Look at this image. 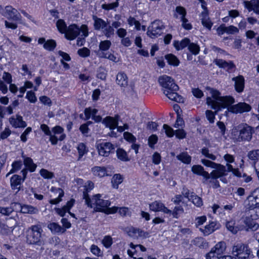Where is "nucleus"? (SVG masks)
<instances>
[{"instance_id":"nucleus-1","label":"nucleus","mask_w":259,"mask_h":259,"mask_svg":"<svg viewBox=\"0 0 259 259\" xmlns=\"http://www.w3.org/2000/svg\"><path fill=\"white\" fill-rule=\"evenodd\" d=\"M206 89L211 95V97H208L206 98V104L211 109L215 110V112L227 108L235 102V99L232 96L222 97L218 90L210 87H207Z\"/></svg>"},{"instance_id":"nucleus-2","label":"nucleus","mask_w":259,"mask_h":259,"mask_svg":"<svg viewBox=\"0 0 259 259\" xmlns=\"http://www.w3.org/2000/svg\"><path fill=\"white\" fill-rule=\"evenodd\" d=\"M158 82L163 88L164 94L169 99L178 103L184 102V98L176 92L179 87L171 77L166 75L160 76L158 78Z\"/></svg>"},{"instance_id":"nucleus-3","label":"nucleus","mask_w":259,"mask_h":259,"mask_svg":"<svg viewBox=\"0 0 259 259\" xmlns=\"http://www.w3.org/2000/svg\"><path fill=\"white\" fill-rule=\"evenodd\" d=\"M26 242L28 245L40 247L42 250L46 244V237L41 225H33L26 231Z\"/></svg>"},{"instance_id":"nucleus-4","label":"nucleus","mask_w":259,"mask_h":259,"mask_svg":"<svg viewBox=\"0 0 259 259\" xmlns=\"http://www.w3.org/2000/svg\"><path fill=\"white\" fill-rule=\"evenodd\" d=\"M254 133L253 127L246 123L240 124L233 130L232 135L234 140L237 142H250Z\"/></svg>"},{"instance_id":"nucleus-5","label":"nucleus","mask_w":259,"mask_h":259,"mask_svg":"<svg viewBox=\"0 0 259 259\" xmlns=\"http://www.w3.org/2000/svg\"><path fill=\"white\" fill-rule=\"evenodd\" d=\"M231 252L235 259H250L253 257L252 251L248 244L241 242L234 243Z\"/></svg>"},{"instance_id":"nucleus-6","label":"nucleus","mask_w":259,"mask_h":259,"mask_svg":"<svg viewBox=\"0 0 259 259\" xmlns=\"http://www.w3.org/2000/svg\"><path fill=\"white\" fill-rule=\"evenodd\" d=\"M101 195L98 194L93 196L92 198V206L95 205L94 208L95 212H102L106 214L114 213L117 212L118 207H108L110 205V202L107 200L101 198Z\"/></svg>"},{"instance_id":"nucleus-7","label":"nucleus","mask_w":259,"mask_h":259,"mask_svg":"<svg viewBox=\"0 0 259 259\" xmlns=\"http://www.w3.org/2000/svg\"><path fill=\"white\" fill-rule=\"evenodd\" d=\"M164 28L162 22L160 20H155L151 23L147 31L148 36L152 38L157 37L162 33Z\"/></svg>"},{"instance_id":"nucleus-8","label":"nucleus","mask_w":259,"mask_h":259,"mask_svg":"<svg viewBox=\"0 0 259 259\" xmlns=\"http://www.w3.org/2000/svg\"><path fill=\"white\" fill-rule=\"evenodd\" d=\"M118 116L115 117L111 116H107L105 117L102 123L104 124L106 127H108L110 130H115L117 128V131L120 133L123 132L125 128H127L128 126L127 124H124V126H118Z\"/></svg>"},{"instance_id":"nucleus-9","label":"nucleus","mask_w":259,"mask_h":259,"mask_svg":"<svg viewBox=\"0 0 259 259\" xmlns=\"http://www.w3.org/2000/svg\"><path fill=\"white\" fill-rule=\"evenodd\" d=\"M0 13L5 17L13 21H19L21 19V16L18 11L11 6H6L5 10L0 6Z\"/></svg>"},{"instance_id":"nucleus-10","label":"nucleus","mask_w":259,"mask_h":259,"mask_svg":"<svg viewBox=\"0 0 259 259\" xmlns=\"http://www.w3.org/2000/svg\"><path fill=\"white\" fill-rule=\"evenodd\" d=\"M228 110L230 112L235 114H242L249 112L251 106L245 102H239L236 104L229 106Z\"/></svg>"},{"instance_id":"nucleus-11","label":"nucleus","mask_w":259,"mask_h":259,"mask_svg":"<svg viewBox=\"0 0 259 259\" xmlns=\"http://www.w3.org/2000/svg\"><path fill=\"white\" fill-rule=\"evenodd\" d=\"M245 213L246 216L242 217V221L245 225L246 230H256L259 227V225L254 221L256 219L254 218L253 214L252 213L249 214V212H247V213L245 212Z\"/></svg>"},{"instance_id":"nucleus-12","label":"nucleus","mask_w":259,"mask_h":259,"mask_svg":"<svg viewBox=\"0 0 259 259\" xmlns=\"http://www.w3.org/2000/svg\"><path fill=\"white\" fill-rule=\"evenodd\" d=\"M142 122L141 113L139 108L134 107L131 109V126L139 129V126L142 124Z\"/></svg>"},{"instance_id":"nucleus-13","label":"nucleus","mask_w":259,"mask_h":259,"mask_svg":"<svg viewBox=\"0 0 259 259\" xmlns=\"http://www.w3.org/2000/svg\"><path fill=\"white\" fill-rule=\"evenodd\" d=\"M221 224L217 221H209L208 224L203 227H200L199 230L205 236H208L221 228Z\"/></svg>"},{"instance_id":"nucleus-14","label":"nucleus","mask_w":259,"mask_h":259,"mask_svg":"<svg viewBox=\"0 0 259 259\" xmlns=\"http://www.w3.org/2000/svg\"><path fill=\"white\" fill-rule=\"evenodd\" d=\"M97 148L100 155L106 157L114 149V146L110 142H103L99 144Z\"/></svg>"},{"instance_id":"nucleus-15","label":"nucleus","mask_w":259,"mask_h":259,"mask_svg":"<svg viewBox=\"0 0 259 259\" xmlns=\"http://www.w3.org/2000/svg\"><path fill=\"white\" fill-rule=\"evenodd\" d=\"M80 28L76 24L70 25L65 33V37L68 40H73L79 34Z\"/></svg>"},{"instance_id":"nucleus-16","label":"nucleus","mask_w":259,"mask_h":259,"mask_svg":"<svg viewBox=\"0 0 259 259\" xmlns=\"http://www.w3.org/2000/svg\"><path fill=\"white\" fill-rule=\"evenodd\" d=\"M214 169L209 174L210 178H211V179H217L227 175L226 171V166L224 165L218 163Z\"/></svg>"},{"instance_id":"nucleus-17","label":"nucleus","mask_w":259,"mask_h":259,"mask_svg":"<svg viewBox=\"0 0 259 259\" xmlns=\"http://www.w3.org/2000/svg\"><path fill=\"white\" fill-rule=\"evenodd\" d=\"M257 200V198L256 196L254 195L253 192L247 197L248 202H246L245 204L246 213H247V212L254 210L256 207L259 206V201Z\"/></svg>"},{"instance_id":"nucleus-18","label":"nucleus","mask_w":259,"mask_h":259,"mask_svg":"<svg viewBox=\"0 0 259 259\" xmlns=\"http://www.w3.org/2000/svg\"><path fill=\"white\" fill-rule=\"evenodd\" d=\"M213 63L219 68L226 69L228 71H232L236 68L235 65L232 61L227 62L223 59H215L213 60Z\"/></svg>"},{"instance_id":"nucleus-19","label":"nucleus","mask_w":259,"mask_h":259,"mask_svg":"<svg viewBox=\"0 0 259 259\" xmlns=\"http://www.w3.org/2000/svg\"><path fill=\"white\" fill-rule=\"evenodd\" d=\"M191 170L194 174L203 177V183H206L207 181L210 179L209 174L204 170L203 167L200 165H194L191 168Z\"/></svg>"},{"instance_id":"nucleus-20","label":"nucleus","mask_w":259,"mask_h":259,"mask_svg":"<svg viewBox=\"0 0 259 259\" xmlns=\"http://www.w3.org/2000/svg\"><path fill=\"white\" fill-rule=\"evenodd\" d=\"M9 122L15 128H24L27 126L26 122L23 120L22 116L19 114H17L16 117H11L9 118Z\"/></svg>"},{"instance_id":"nucleus-21","label":"nucleus","mask_w":259,"mask_h":259,"mask_svg":"<svg viewBox=\"0 0 259 259\" xmlns=\"http://www.w3.org/2000/svg\"><path fill=\"white\" fill-rule=\"evenodd\" d=\"M150 209L155 212L161 211L164 213L170 212V209L159 201H155L149 204Z\"/></svg>"},{"instance_id":"nucleus-22","label":"nucleus","mask_w":259,"mask_h":259,"mask_svg":"<svg viewBox=\"0 0 259 259\" xmlns=\"http://www.w3.org/2000/svg\"><path fill=\"white\" fill-rule=\"evenodd\" d=\"M145 251L146 248L142 245L137 244L134 245L133 243L131 242V258L133 259H143L142 257L140 256L141 254H137L139 251Z\"/></svg>"},{"instance_id":"nucleus-23","label":"nucleus","mask_w":259,"mask_h":259,"mask_svg":"<svg viewBox=\"0 0 259 259\" xmlns=\"http://www.w3.org/2000/svg\"><path fill=\"white\" fill-rule=\"evenodd\" d=\"M232 81H234V87L235 91L238 93H241L243 92L244 89L245 80L242 75H238L234 77L232 79Z\"/></svg>"},{"instance_id":"nucleus-24","label":"nucleus","mask_w":259,"mask_h":259,"mask_svg":"<svg viewBox=\"0 0 259 259\" xmlns=\"http://www.w3.org/2000/svg\"><path fill=\"white\" fill-rule=\"evenodd\" d=\"M40 130L44 133L46 136L50 137L49 141L53 145H55L58 143V139L57 136L53 135L52 131L50 130L49 126L46 124H41L40 126Z\"/></svg>"},{"instance_id":"nucleus-25","label":"nucleus","mask_w":259,"mask_h":259,"mask_svg":"<svg viewBox=\"0 0 259 259\" xmlns=\"http://www.w3.org/2000/svg\"><path fill=\"white\" fill-rule=\"evenodd\" d=\"M22 182H23L20 176L14 175L11 178V187L13 190H17L16 193L20 191Z\"/></svg>"},{"instance_id":"nucleus-26","label":"nucleus","mask_w":259,"mask_h":259,"mask_svg":"<svg viewBox=\"0 0 259 259\" xmlns=\"http://www.w3.org/2000/svg\"><path fill=\"white\" fill-rule=\"evenodd\" d=\"M244 3L247 9L252 10L259 14V0H244Z\"/></svg>"},{"instance_id":"nucleus-27","label":"nucleus","mask_w":259,"mask_h":259,"mask_svg":"<svg viewBox=\"0 0 259 259\" xmlns=\"http://www.w3.org/2000/svg\"><path fill=\"white\" fill-rule=\"evenodd\" d=\"M94 20V27L96 30L103 29L107 26V23L102 19L98 18L97 16H93Z\"/></svg>"},{"instance_id":"nucleus-28","label":"nucleus","mask_w":259,"mask_h":259,"mask_svg":"<svg viewBox=\"0 0 259 259\" xmlns=\"http://www.w3.org/2000/svg\"><path fill=\"white\" fill-rule=\"evenodd\" d=\"M116 82L121 87L125 88L128 85V77L124 72H119L116 75Z\"/></svg>"},{"instance_id":"nucleus-29","label":"nucleus","mask_w":259,"mask_h":259,"mask_svg":"<svg viewBox=\"0 0 259 259\" xmlns=\"http://www.w3.org/2000/svg\"><path fill=\"white\" fill-rule=\"evenodd\" d=\"M190 42V40L189 38L185 37L181 41L174 40L173 42V45L177 51H180L183 50L186 47H188Z\"/></svg>"},{"instance_id":"nucleus-30","label":"nucleus","mask_w":259,"mask_h":259,"mask_svg":"<svg viewBox=\"0 0 259 259\" xmlns=\"http://www.w3.org/2000/svg\"><path fill=\"white\" fill-rule=\"evenodd\" d=\"M201 16L202 18L201 19V21L202 25L209 30H210L213 25V23L209 18L208 14L206 13L202 12L201 13Z\"/></svg>"},{"instance_id":"nucleus-31","label":"nucleus","mask_w":259,"mask_h":259,"mask_svg":"<svg viewBox=\"0 0 259 259\" xmlns=\"http://www.w3.org/2000/svg\"><path fill=\"white\" fill-rule=\"evenodd\" d=\"M92 171L94 176H98L100 178L108 176L107 171L104 167L94 166L92 168Z\"/></svg>"},{"instance_id":"nucleus-32","label":"nucleus","mask_w":259,"mask_h":259,"mask_svg":"<svg viewBox=\"0 0 259 259\" xmlns=\"http://www.w3.org/2000/svg\"><path fill=\"white\" fill-rule=\"evenodd\" d=\"M170 212L166 213V214L171 215L173 218L178 219L180 214L184 212V209L182 205H177L174 209L172 210H170Z\"/></svg>"},{"instance_id":"nucleus-33","label":"nucleus","mask_w":259,"mask_h":259,"mask_svg":"<svg viewBox=\"0 0 259 259\" xmlns=\"http://www.w3.org/2000/svg\"><path fill=\"white\" fill-rule=\"evenodd\" d=\"M48 228L53 233H63L66 231V229L62 227L56 223H51L48 226Z\"/></svg>"},{"instance_id":"nucleus-34","label":"nucleus","mask_w":259,"mask_h":259,"mask_svg":"<svg viewBox=\"0 0 259 259\" xmlns=\"http://www.w3.org/2000/svg\"><path fill=\"white\" fill-rule=\"evenodd\" d=\"M131 237L133 239H138L139 238H146L145 232L140 229L132 228L131 229Z\"/></svg>"},{"instance_id":"nucleus-35","label":"nucleus","mask_w":259,"mask_h":259,"mask_svg":"<svg viewBox=\"0 0 259 259\" xmlns=\"http://www.w3.org/2000/svg\"><path fill=\"white\" fill-rule=\"evenodd\" d=\"M165 59L167 60L169 65L174 66H178L180 64L178 58L172 54H168L165 56Z\"/></svg>"},{"instance_id":"nucleus-36","label":"nucleus","mask_w":259,"mask_h":259,"mask_svg":"<svg viewBox=\"0 0 259 259\" xmlns=\"http://www.w3.org/2000/svg\"><path fill=\"white\" fill-rule=\"evenodd\" d=\"M24 158V164L31 171L33 172L35 170L36 165L33 163V160L30 157H25L22 155Z\"/></svg>"},{"instance_id":"nucleus-37","label":"nucleus","mask_w":259,"mask_h":259,"mask_svg":"<svg viewBox=\"0 0 259 259\" xmlns=\"http://www.w3.org/2000/svg\"><path fill=\"white\" fill-rule=\"evenodd\" d=\"M176 157L178 160L185 164H189L191 161V156L186 152L181 153L180 154L178 155Z\"/></svg>"},{"instance_id":"nucleus-38","label":"nucleus","mask_w":259,"mask_h":259,"mask_svg":"<svg viewBox=\"0 0 259 259\" xmlns=\"http://www.w3.org/2000/svg\"><path fill=\"white\" fill-rule=\"evenodd\" d=\"M21 212L24 213L35 214L38 212V210L31 205H24L21 206Z\"/></svg>"},{"instance_id":"nucleus-39","label":"nucleus","mask_w":259,"mask_h":259,"mask_svg":"<svg viewBox=\"0 0 259 259\" xmlns=\"http://www.w3.org/2000/svg\"><path fill=\"white\" fill-rule=\"evenodd\" d=\"M226 248V244L224 241H220L218 242L217 244L215 245V246L212 247L213 250L218 253V254H220V255L223 253L224 251Z\"/></svg>"},{"instance_id":"nucleus-40","label":"nucleus","mask_w":259,"mask_h":259,"mask_svg":"<svg viewBox=\"0 0 259 259\" xmlns=\"http://www.w3.org/2000/svg\"><path fill=\"white\" fill-rule=\"evenodd\" d=\"M193 242L195 245L201 248H206L208 247V243L203 237L195 238Z\"/></svg>"},{"instance_id":"nucleus-41","label":"nucleus","mask_w":259,"mask_h":259,"mask_svg":"<svg viewBox=\"0 0 259 259\" xmlns=\"http://www.w3.org/2000/svg\"><path fill=\"white\" fill-rule=\"evenodd\" d=\"M189 201H191L192 203L197 207H200L203 205L202 198L196 195L194 192L191 193L190 199Z\"/></svg>"},{"instance_id":"nucleus-42","label":"nucleus","mask_w":259,"mask_h":259,"mask_svg":"<svg viewBox=\"0 0 259 259\" xmlns=\"http://www.w3.org/2000/svg\"><path fill=\"white\" fill-rule=\"evenodd\" d=\"M111 46V42L110 40H105L101 41L99 46V50L98 53L99 52H105L108 51Z\"/></svg>"},{"instance_id":"nucleus-43","label":"nucleus","mask_w":259,"mask_h":259,"mask_svg":"<svg viewBox=\"0 0 259 259\" xmlns=\"http://www.w3.org/2000/svg\"><path fill=\"white\" fill-rule=\"evenodd\" d=\"M247 157L250 160L253 161L254 164H256V161L259 160V149L249 151L247 153Z\"/></svg>"},{"instance_id":"nucleus-44","label":"nucleus","mask_w":259,"mask_h":259,"mask_svg":"<svg viewBox=\"0 0 259 259\" xmlns=\"http://www.w3.org/2000/svg\"><path fill=\"white\" fill-rule=\"evenodd\" d=\"M77 149L78 152V160H79L84 154L88 153V149L83 143H80L78 145Z\"/></svg>"},{"instance_id":"nucleus-45","label":"nucleus","mask_w":259,"mask_h":259,"mask_svg":"<svg viewBox=\"0 0 259 259\" xmlns=\"http://www.w3.org/2000/svg\"><path fill=\"white\" fill-rule=\"evenodd\" d=\"M57 46L56 42L55 40L51 39L47 40L44 44V48L49 51H53Z\"/></svg>"},{"instance_id":"nucleus-46","label":"nucleus","mask_w":259,"mask_h":259,"mask_svg":"<svg viewBox=\"0 0 259 259\" xmlns=\"http://www.w3.org/2000/svg\"><path fill=\"white\" fill-rule=\"evenodd\" d=\"M56 26L58 31L61 33H64L66 31L68 27L63 19H59L56 22Z\"/></svg>"},{"instance_id":"nucleus-47","label":"nucleus","mask_w":259,"mask_h":259,"mask_svg":"<svg viewBox=\"0 0 259 259\" xmlns=\"http://www.w3.org/2000/svg\"><path fill=\"white\" fill-rule=\"evenodd\" d=\"M22 166V162L21 160L14 161L12 164V169L10 172L7 175L8 176L10 174L16 172L17 171L21 168Z\"/></svg>"},{"instance_id":"nucleus-48","label":"nucleus","mask_w":259,"mask_h":259,"mask_svg":"<svg viewBox=\"0 0 259 259\" xmlns=\"http://www.w3.org/2000/svg\"><path fill=\"white\" fill-rule=\"evenodd\" d=\"M123 181V178L120 174H115L112 179V184L113 188H117L119 184H121Z\"/></svg>"},{"instance_id":"nucleus-49","label":"nucleus","mask_w":259,"mask_h":259,"mask_svg":"<svg viewBox=\"0 0 259 259\" xmlns=\"http://www.w3.org/2000/svg\"><path fill=\"white\" fill-rule=\"evenodd\" d=\"M56 190L59 193V196L57 198L50 200L49 203L51 204H57L60 203L62 201V197L64 196V193L62 189L57 188Z\"/></svg>"},{"instance_id":"nucleus-50","label":"nucleus","mask_w":259,"mask_h":259,"mask_svg":"<svg viewBox=\"0 0 259 259\" xmlns=\"http://www.w3.org/2000/svg\"><path fill=\"white\" fill-rule=\"evenodd\" d=\"M99 57L101 58H107L114 62H117L116 57L112 54L105 52H99L98 53Z\"/></svg>"},{"instance_id":"nucleus-51","label":"nucleus","mask_w":259,"mask_h":259,"mask_svg":"<svg viewBox=\"0 0 259 259\" xmlns=\"http://www.w3.org/2000/svg\"><path fill=\"white\" fill-rule=\"evenodd\" d=\"M235 223L234 221H228L226 223L227 229L233 234H236L238 231V227L235 226Z\"/></svg>"},{"instance_id":"nucleus-52","label":"nucleus","mask_w":259,"mask_h":259,"mask_svg":"<svg viewBox=\"0 0 259 259\" xmlns=\"http://www.w3.org/2000/svg\"><path fill=\"white\" fill-rule=\"evenodd\" d=\"M188 49L189 51L194 55L198 54L200 52L199 46L197 44L194 42H190Z\"/></svg>"},{"instance_id":"nucleus-53","label":"nucleus","mask_w":259,"mask_h":259,"mask_svg":"<svg viewBox=\"0 0 259 259\" xmlns=\"http://www.w3.org/2000/svg\"><path fill=\"white\" fill-rule=\"evenodd\" d=\"M116 155L118 159L122 161H127L128 158L126 152L121 148H118L116 150Z\"/></svg>"},{"instance_id":"nucleus-54","label":"nucleus","mask_w":259,"mask_h":259,"mask_svg":"<svg viewBox=\"0 0 259 259\" xmlns=\"http://www.w3.org/2000/svg\"><path fill=\"white\" fill-rule=\"evenodd\" d=\"M40 175L44 179H51L54 177L53 172L48 171L46 169L42 168L39 171Z\"/></svg>"},{"instance_id":"nucleus-55","label":"nucleus","mask_w":259,"mask_h":259,"mask_svg":"<svg viewBox=\"0 0 259 259\" xmlns=\"http://www.w3.org/2000/svg\"><path fill=\"white\" fill-rule=\"evenodd\" d=\"M206 220L207 218L205 215L196 217L194 221L195 227L199 229V228H200L199 227L203 225L204 223H205Z\"/></svg>"},{"instance_id":"nucleus-56","label":"nucleus","mask_w":259,"mask_h":259,"mask_svg":"<svg viewBox=\"0 0 259 259\" xmlns=\"http://www.w3.org/2000/svg\"><path fill=\"white\" fill-rule=\"evenodd\" d=\"M90 191H87V190H84L83 192V199L85 200V204L87 205V206L89 207L93 208V206H92V198L91 199L88 193Z\"/></svg>"},{"instance_id":"nucleus-57","label":"nucleus","mask_w":259,"mask_h":259,"mask_svg":"<svg viewBox=\"0 0 259 259\" xmlns=\"http://www.w3.org/2000/svg\"><path fill=\"white\" fill-rule=\"evenodd\" d=\"M107 76V71L104 67L99 68L97 71V77L101 80H105Z\"/></svg>"},{"instance_id":"nucleus-58","label":"nucleus","mask_w":259,"mask_h":259,"mask_svg":"<svg viewBox=\"0 0 259 259\" xmlns=\"http://www.w3.org/2000/svg\"><path fill=\"white\" fill-rule=\"evenodd\" d=\"M77 54L79 56L82 58H86L90 56L91 51L88 48L83 47L77 51Z\"/></svg>"},{"instance_id":"nucleus-59","label":"nucleus","mask_w":259,"mask_h":259,"mask_svg":"<svg viewBox=\"0 0 259 259\" xmlns=\"http://www.w3.org/2000/svg\"><path fill=\"white\" fill-rule=\"evenodd\" d=\"M104 35L107 37L109 38L113 35L114 33V30L112 26H107L103 30Z\"/></svg>"},{"instance_id":"nucleus-60","label":"nucleus","mask_w":259,"mask_h":259,"mask_svg":"<svg viewBox=\"0 0 259 259\" xmlns=\"http://www.w3.org/2000/svg\"><path fill=\"white\" fill-rule=\"evenodd\" d=\"M176 205H180V203H182V204L183 205H187L186 202H185L183 200V197L181 195H177L173 198L171 200Z\"/></svg>"},{"instance_id":"nucleus-61","label":"nucleus","mask_w":259,"mask_h":259,"mask_svg":"<svg viewBox=\"0 0 259 259\" xmlns=\"http://www.w3.org/2000/svg\"><path fill=\"white\" fill-rule=\"evenodd\" d=\"M163 128L165 130V133L166 136L168 137H172L174 135L175 131L168 125L164 124Z\"/></svg>"},{"instance_id":"nucleus-62","label":"nucleus","mask_w":259,"mask_h":259,"mask_svg":"<svg viewBox=\"0 0 259 259\" xmlns=\"http://www.w3.org/2000/svg\"><path fill=\"white\" fill-rule=\"evenodd\" d=\"M118 6V2H115L114 3L108 4H103L102 5V8L105 10H110L114 9L117 8Z\"/></svg>"},{"instance_id":"nucleus-63","label":"nucleus","mask_w":259,"mask_h":259,"mask_svg":"<svg viewBox=\"0 0 259 259\" xmlns=\"http://www.w3.org/2000/svg\"><path fill=\"white\" fill-rule=\"evenodd\" d=\"M102 242L106 248H109L112 244V239L110 236H106L104 237Z\"/></svg>"},{"instance_id":"nucleus-64","label":"nucleus","mask_w":259,"mask_h":259,"mask_svg":"<svg viewBox=\"0 0 259 259\" xmlns=\"http://www.w3.org/2000/svg\"><path fill=\"white\" fill-rule=\"evenodd\" d=\"M219 255H220L218 254V253H217L214 250H213L212 249H211L210 251L206 254L205 258L206 259H219Z\"/></svg>"}]
</instances>
